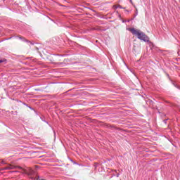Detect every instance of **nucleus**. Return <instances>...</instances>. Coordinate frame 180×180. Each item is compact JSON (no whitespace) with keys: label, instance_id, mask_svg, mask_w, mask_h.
Segmentation results:
<instances>
[{"label":"nucleus","instance_id":"1","mask_svg":"<svg viewBox=\"0 0 180 180\" xmlns=\"http://www.w3.org/2000/svg\"><path fill=\"white\" fill-rule=\"evenodd\" d=\"M128 30L132 33V34H134L135 36H137L138 39L139 40H143V41H149L150 39L144 32H141L139 30H136V28H129Z\"/></svg>","mask_w":180,"mask_h":180},{"label":"nucleus","instance_id":"2","mask_svg":"<svg viewBox=\"0 0 180 180\" xmlns=\"http://www.w3.org/2000/svg\"><path fill=\"white\" fill-rule=\"evenodd\" d=\"M15 168H16L15 166L9 165L8 166L6 167L4 169H15Z\"/></svg>","mask_w":180,"mask_h":180},{"label":"nucleus","instance_id":"3","mask_svg":"<svg viewBox=\"0 0 180 180\" xmlns=\"http://www.w3.org/2000/svg\"><path fill=\"white\" fill-rule=\"evenodd\" d=\"M5 61H6V60H5V59H0V63H5Z\"/></svg>","mask_w":180,"mask_h":180},{"label":"nucleus","instance_id":"4","mask_svg":"<svg viewBox=\"0 0 180 180\" xmlns=\"http://www.w3.org/2000/svg\"><path fill=\"white\" fill-rule=\"evenodd\" d=\"M114 8H122V6H120V5L118 6H114Z\"/></svg>","mask_w":180,"mask_h":180},{"label":"nucleus","instance_id":"5","mask_svg":"<svg viewBox=\"0 0 180 180\" xmlns=\"http://www.w3.org/2000/svg\"><path fill=\"white\" fill-rule=\"evenodd\" d=\"M35 179L39 180V176H37Z\"/></svg>","mask_w":180,"mask_h":180}]
</instances>
